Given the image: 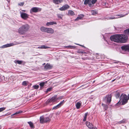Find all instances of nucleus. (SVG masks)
<instances>
[{
	"instance_id": "1",
	"label": "nucleus",
	"mask_w": 129,
	"mask_h": 129,
	"mask_svg": "<svg viewBox=\"0 0 129 129\" xmlns=\"http://www.w3.org/2000/svg\"><path fill=\"white\" fill-rule=\"evenodd\" d=\"M30 28L29 25L27 24H26L21 26L18 29V32L19 34L24 35L29 30Z\"/></svg>"
},
{
	"instance_id": "2",
	"label": "nucleus",
	"mask_w": 129,
	"mask_h": 129,
	"mask_svg": "<svg viewBox=\"0 0 129 129\" xmlns=\"http://www.w3.org/2000/svg\"><path fill=\"white\" fill-rule=\"evenodd\" d=\"M127 95L125 94H122L120 97V100L117 104V106L124 105L126 103L128 100L129 99V94L127 96Z\"/></svg>"
},
{
	"instance_id": "3",
	"label": "nucleus",
	"mask_w": 129,
	"mask_h": 129,
	"mask_svg": "<svg viewBox=\"0 0 129 129\" xmlns=\"http://www.w3.org/2000/svg\"><path fill=\"white\" fill-rule=\"evenodd\" d=\"M120 35H114L110 37V39L112 41L117 42L120 43Z\"/></svg>"
},
{
	"instance_id": "4",
	"label": "nucleus",
	"mask_w": 129,
	"mask_h": 129,
	"mask_svg": "<svg viewBox=\"0 0 129 129\" xmlns=\"http://www.w3.org/2000/svg\"><path fill=\"white\" fill-rule=\"evenodd\" d=\"M22 43H18V42H15V43H11L9 44H7L6 45H4L0 47V48H4L12 46H13L14 45L20 44Z\"/></svg>"
},
{
	"instance_id": "5",
	"label": "nucleus",
	"mask_w": 129,
	"mask_h": 129,
	"mask_svg": "<svg viewBox=\"0 0 129 129\" xmlns=\"http://www.w3.org/2000/svg\"><path fill=\"white\" fill-rule=\"evenodd\" d=\"M120 43H124L127 41L128 37L126 35H120Z\"/></svg>"
},
{
	"instance_id": "6",
	"label": "nucleus",
	"mask_w": 129,
	"mask_h": 129,
	"mask_svg": "<svg viewBox=\"0 0 129 129\" xmlns=\"http://www.w3.org/2000/svg\"><path fill=\"white\" fill-rule=\"evenodd\" d=\"M56 97H57V95H55L48 99L46 101L47 104H49L51 103H53L57 102Z\"/></svg>"
},
{
	"instance_id": "7",
	"label": "nucleus",
	"mask_w": 129,
	"mask_h": 129,
	"mask_svg": "<svg viewBox=\"0 0 129 129\" xmlns=\"http://www.w3.org/2000/svg\"><path fill=\"white\" fill-rule=\"evenodd\" d=\"M41 10V9L40 8L37 7H33L30 9V13H31L33 12H38L40 11Z\"/></svg>"
},
{
	"instance_id": "8",
	"label": "nucleus",
	"mask_w": 129,
	"mask_h": 129,
	"mask_svg": "<svg viewBox=\"0 0 129 129\" xmlns=\"http://www.w3.org/2000/svg\"><path fill=\"white\" fill-rule=\"evenodd\" d=\"M127 14L124 15L120 14V15H117L116 16H111L110 17L108 18L107 19H115L119 17H123L126 15H127Z\"/></svg>"
},
{
	"instance_id": "9",
	"label": "nucleus",
	"mask_w": 129,
	"mask_h": 129,
	"mask_svg": "<svg viewBox=\"0 0 129 129\" xmlns=\"http://www.w3.org/2000/svg\"><path fill=\"white\" fill-rule=\"evenodd\" d=\"M20 13L21 18L23 19L26 20L28 18L29 15L27 14L21 12H20Z\"/></svg>"
},
{
	"instance_id": "10",
	"label": "nucleus",
	"mask_w": 129,
	"mask_h": 129,
	"mask_svg": "<svg viewBox=\"0 0 129 129\" xmlns=\"http://www.w3.org/2000/svg\"><path fill=\"white\" fill-rule=\"evenodd\" d=\"M86 126L90 129H97L96 127H93V125L92 124L89 122H86Z\"/></svg>"
},
{
	"instance_id": "11",
	"label": "nucleus",
	"mask_w": 129,
	"mask_h": 129,
	"mask_svg": "<svg viewBox=\"0 0 129 129\" xmlns=\"http://www.w3.org/2000/svg\"><path fill=\"white\" fill-rule=\"evenodd\" d=\"M64 103V101L63 100L61 101L59 104L53 107L52 108V109H56L60 107Z\"/></svg>"
},
{
	"instance_id": "12",
	"label": "nucleus",
	"mask_w": 129,
	"mask_h": 129,
	"mask_svg": "<svg viewBox=\"0 0 129 129\" xmlns=\"http://www.w3.org/2000/svg\"><path fill=\"white\" fill-rule=\"evenodd\" d=\"M69 7V6L68 5H65L61 8H60L59 9L61 11L65 10L68 9Z\"/></svg>"
},
{
	"instance_id": "13",
	"label": "nucleus",
	"mask_w": 129,
	"mask_h": 129,
	"mask_svg": "<svg viewBox=\"0 0 129 129\" xmlns=\"http://www.w3.org/2000/svg\"><path fill=\"white\" fill-rule=\"evenodd\" d=\"M121 48L123 50L129 51V45H124L123 46H122Z\"/></svg>"
},
{
	"instance_id": "14",
	"label": "nucleus",
	"mask_w": 129,
	"mask_h": 129,
	"mask_svg": "<svg viewBox=\"0 0 129 129\" xmlns=\"http://www.w3.org/2000/svg\"><path fill=\"white\" fill-rule=\"evenodd\" d=\"M46 32L52 34L54 33V30L51 28H47Z\"/></svg>"
},
{
	"instance_id": "15",
	"label": "nucleus",
	"mask_w": 129,
	"mask_h": 129,
	"mask_svg": "<svg viewBox=\"0 0 129 129\" xmlns=\"http://www.w3.org/2000/svg\"><path fill=\"white\" fill-rule=\"evenodd\" d=\"M84 4L85 5H87L88 4L90 7H92V6L91 3L90 2V0H85Z\"/></svg>"
},
{
	"instance_id": "16",
	"label": "nucleus",
	"mask_w": 129,
	"mask_h": 129,
	"mask_svg": "<svg viewBox=\"0 0 129 129\" xmlns=\"http://www.w3.org/2000/svg\"><path fill=\"white\" fill-rule=\"evenodd\" d=\"M56 24L57 23L56 22L51 21L47 22L46 25L47 26H49L50 25H52L53 24Z\"/></svg>"
},
{
	"instance_id": "17",
	"label": "nucleus",
	"mask_w": 129,
	"mask_h": 129,
	"mask_svg": "<svg viewBox=\"0 0 129 129\" xmlns=\"http://www.w3.org/2000/svg\"><path fill=\"white\" fill-rule=\"evenodd\" d=\"M39 49H46L50 48V47L48 46H46L44 45H43L41 46H39L38 47Z\"/></svg>"
},
{
	"instance_id": "18",
	"label": "nucleus",
	"mask_w": 129,
	"mask_h": 129,
	"mask_svg": "<svg viewBox=\"0 0 129 129\" xmlns=\"http://www.w3.org/2000/svg\"><path fill=\"white\" fill-rule=\"evenodd\" d=\"M53 2L56 4H59L62 2V0H53Z\"/></svg>"
},
{
	"instance_id": "19",
	"label": "nucleus",
	"mask_w": 129,
	"mask_h": 129,
	"mask_svg": "<svg viewBox=\"0 0 129 129\" xmlns=\"http://www.w3.org/2000/svg\"><path fill=\"white\" fill-rule=\"evenodd\" d=\"M84 15L83 14L80 15L78 16L75 19V21H78L80 19H81L84 17Z\"/></svg>"
},
{
	"instance_id": "20",
	"label": "nucleus",
	"mask_w": 129,
	"mask_h": 129,
	"mask_svg": "<svg viewBox=\"0 0 129 129\" xmlns=\"http://www.w3.org/2000/svg\"><path fill=\"white\" fill-rule=\"evenodd\" d=\"M51 66L50 64L47 63L45 66V68L46 69H51Z\"/></svg>"
},
{
	"instance_id": "21",
	"label": "nucleus",
	"mask_w": 129,
	"mask_h": 129,
	"mask_svg": "<svg viewBox=\"0 0 129 129\" xmlns=\"http://www.w3.org/2000/svg\"><path fill=\"white\" fill-rule=\"evenodd\" d=\"M47 28L42 26L40 28L41 31L43 32H46Z\"/></svg>"
},
{
	"instance_id": "22",
	"label": "nucleus",
	"mask_w": 129,
	"mask_h": 129,
	"mask_svg": "<svg viewBox=\"0 0 129 129\" xmlns=\"http://www.w3.org/2000/svg\"><path fill=\"white\" fill-rule=\"evenodd\" d=\"M111 95H108L107 96V101L108 102L110 103L111 101Z\"/></svg>"
},
{
	"instance_id": "23",
	"label": "nucleus",
	"mask_w": 129,
	"mask_h": 129,
	"mask_svg": "<svg viewBox=\"0 0 129 129\" xmlns=\"http://www.w3.org/2000/svg\"><path fill=\"white\" fill-rule=\"evenodd\" d=\"M45 118L43 116H41L40 118V121L41 123H43L44 122Z\"/></svg>"
},
{
	"instance_id": "24",
	"label": "nucleus",
	"mask_w": 129,
	"mask_h": 129,
	"mask_svg": "<svg viewBox=\"0 0 129 129\" xmlns=\"http://www.w3.org/2000/svg\"><path fill=\"white\" fill-rule=\"evenodd\" d=\"M27 123L29 124L30 127L32 128H34L33 124L32 122L31 121L28 122Z\"/></svg>"
},
{
	"instance_id": "25",
	"label": "nucleus",
	"mask_w": 129,
	"mask_h": 129,
	"mask_svg": "<svg viewBox=\"0 0 129 129\" xmlns=\"http://www.w3.org/2000/svg\"><path fill=\"white\" fill-rule=\"evenodd\" d=\"M50 119L49 117H46L45 118L44 122H49L50 121Z\"/></svg>"
},
{
	"instance_id": "26",
	"label": "nucleus",
	"mask_w": 129,
	"mask_h": 129,
	"mask_svg": "<svg viewBox=\"0 0 129 129\" xmlns=\"http://www.w3.org/2000/svg\"><path fill=\"white\" fill-rule=\"evenodd\" d=\"M81 104L80 103L78 102H77L76 104V107L77 109H79L80 108Z\"/></svg>"
},
{
	"instance_id": "27",
	"label": "nucleus",
	"mask_w": 129,
	"mask_h": 129,
	"mask_svg": "<svg viewBox=\"0 0 129 129\" xmlns=\"http://www.w3.org/2000/svg\"><path fill=\"white\" fill-rule=\"evenodd\" d=\"M28 83V82L27 81H24L22 83V85L26 86L27 85V84Z\"/></svg>"
},
{
	"instance_id": "28",
	"label": "nucleus",
	"mask_w": 129,
	"mask_h": 129,
	"mask_svg": "<svg viewBox=\"0 0 129 129\" xmlns=\"http://www.w3.org/2000/svg\"><path fill=\"white\" fill-rule=\"evenodd\" d=\"M88 112H87L85 113V114L84 116V119L83 120V121H85L86 120L87 117L88 115Z\"/></svg>"
},
{
	"instance_id": "29",
	"label": "nucleus",
	"mask_w": 129,
	"mask_h": 129,
	"mask_svg": "<svg viewBox=\"0 0 129 129\" xmlns=\"http://www.w3.org/2000/svg\"><path fill=\"white\" fill-rule=\"evenodd\" d=\"M124 33L126 35H129V29H128L124 31Z\"/></svg>"
},
{
	"instance_id": "30",
	"label": "nucleus",
	"mask_w": 129,
	"mask_h": 129,
	"mask_svg": "<svg viewBox=\"0 0 129 129\" xmlns=\"http://www.w3.org/2000/svg\"><path fill=\"white\" fill-rule=\"evenodd\" d=\"M47 82V81H46L41 82L40 84V86H41V87H43L44 86V84H45V83H46Z\"/></svg>"
},
{
	"instance_id": "31",
	"label": "nucleus",
	"mask_w": 129,
	"mask_h": 129,
	"mask_svg": "<svg viewBox=\"0 0 129 129\" xmlns=\"http://www.w3.org/2000/svg\"><path fill=\"white\" fill-rule=\"evenodd\" d=\"M22 112L21 111H18V112H17L16 113H14L11 116H14V115H17V114H19L20 113H21Z\"/></svg>"
},
{
	"instance_id": "32",
	"label": "nucleus",
	"mask_w": 129,
	"mask_h": 129,
	"mask_svg": "<svg viewBox=\"0 0 129 129\" xmlns=\"http://www.w3.org/2000/svg\"><path fill=\"white\" fill-rule=\"evenodd\" d=\"M91 12L92 14L93 15H95L97 13L94 10H91Z\"/></svg>"
},
{
	"instance_id": "33",
	"label": "nucleus",
	"mask_w": 129,
	"mask_h": 129,
	"mask_svg": "<svg viewBox=\"0 0 129 129\" xmlns=\"http://www.w3.org/2000/svg\"><path fill=\"white\" fill-rule=\"evenodd\" d=\"M68 14L69 15H73L74 14V12L70 10L69 11Z\"/></svg>"
},
{
	"instance_id": "34",
	"label": "nucleus",
	"mask_w": 129,
	"mask_h": 129,
	"mask_svg": "<svg viewBox=\"0 0 129 129\" xmlns=\"http://www.w3.org/2000/svg\"><path fill=\"white\" fill-rule=\"evenodd\" d=\"M63 96H59L58 98H57V97H56V99H57V101L58 100L60 99H62L63 98Z\"/></svg>"
},
{
	"instance_id": "35",
	"label": "nucleus",
	"mask_w": 129,
	"mask_h": 129,
	"mask_svg": "<svg viewBox=\"0 0 129 129\" xmlns=\"http://www.w3.org/2000/svg\"><path fill=\"white\" fill-rule=\"evenodd\" d=\"M102 105L104 107V108L105 110H107L108 108V106L106 105H103L102 104Z\"/></svg>"
},
{
	"instance_id": "36",
	"label": "nucleus",
	"mask_w": 129,
	"mask_h": 129,
	"mask_svg": "<svg viewBox=\"0 0 129 129\" xmlns=\"http://www.w3.org/2000/svg\"><path fill=\"white\" fill-rule=\"evenodd\" d=\"M97 0H92L91 3L92 4H94L95 3L97 2Z\"/></svg>"
},
{
	"instance_id": "37",
	"label": "nucleus",
	"mask_w": 129,
	"mask_h": 129,
	"mask_svg": "<svg viewBox=\"0 0 129 129\" xmlns=\"http://www.w3.org/2000/svg\"><path fill=\"white\" fill-rule=\"evenodd\" d=\"M23 62L22 61L17 60L16 61V62L18 64H21Z\"/></svg>"
},
{
	"instance_id": "38",
	"label": "nucleus",
	"mask_w": 129,
	"mask_h": 129,
	"mask_svg": "<svg viewBox=\"0 0 129 129\" xmlns=\"http://www.w3.org/2000/svg\"><path fill=\"white\" fill-rule=\"evenodd\" d=\"M33 87L35 89H37L39 87V86L38 85H35L33 86Z\"/></svg>"
},
{
	"instance_id": "39",
	"label": "nucleus",
	"mask_w": 129,
	"mask_h": 129,
	"mask_svg": "<svg viewBox=\"0 0 129 129\" xmlns=\"http://www.w3.org/2000/svg\"><path fill=\"white\" fill-rule=\"evenodd\" d=\"M119 96V93L118 92H117L115 95V96L117 98H118Z\"/></svg>"
},
{
	"instance_id": "40",
	"label": "nucleus",
	"mask_w": 129,
	"mask_h": 129,
	"mask_svg": "<svg viewBox=\"0 0 129 129\" xmlns=\"http://www.w3.org/2000/svg\"><path fill=\"white\" fill-rule=\"evenodd\" d=\"M52 87H50L48 88L46 91V92H47L49 91H50L52 89Z\"/></svg>"
},
{
	"instance_id": "41",
	"label": "nucleus",
	"mask_w": 129,
	"mask_h": 129,
	"mask_svg": "<svg viewBox=\"0 0 129 129\" xmlns=\"http://www.w3.org/2000/svg\"><path fill=\"white\" fill-rule=\"evenodd\" d=\"M24 2L20 3L18 4V5L20 6H22L24 4Z\"/></svg>"
},
{
	"instance_id": "42",
	"label": "nucleus",
	"mask_w": 129,
	"mask_h": 129,
	"mask_svg": "<svg viewBox=\"0 0 129 129\" xmlns=\"http://www.w3.org/2000/svg\"><path fill=\"white\" fill-rule=\"evenodd\" d=\"M65 47L67 48H73L74 47V46H66Z\"/></svg>"
},
{
	"instance_id": "43",
	"label": "nucleus",
	"mask_w": 129,
	"mask_h": 129,
	"mask_svg": "<svg viewBox=\"0 0 129 129\" xmlns=\"http://www.w3.org/2000/svg\"><path fill=\"white\" fill-rule=\"evenodd\" d=\"M5 109V107H2L0 108V112H2Z\"/></svg>"
},
{
	"instance_id": "44",
	"label": "nucleus",
	"mask_w": 129,
	"mask_h": 129,
	"mask_svg": "<svg viewBox=\"0 0 129 129\" xmlns=\"http://www.w3.org/2000/svg\"><path fill=\"white\" fill-rule=\"evenodd\" d=\"M57 16L58 17L62 19V15H60V14H58Z\"/></svg>"
},
{
	"instance_id": "45",
	"label": "nucleus",
	"mask_w": 129,
	"mask_h": 129,
	"mask_svg": "<svg viewBox=\"0 0 129 129\" xmlns=\"http://www.w3.org/2000/svg\"><path fill=\"white\" fill-rule=\"evenodd\" d=\"M125 122V120H122L120 122V123H124Z\"/></svg>"
},
{
	"instance_id": "46",
	"label": "nucleus",
	"mask_w": 129,
	"mask_h": 129,
	"mask_svg": "<svg viewBox=\"0 0 129 129\" xmlns=\"http://www.w3.org/2000/svg\"><path fill=\"white\" fill-rule=\"evenodd\" d=\"M114 62L115 63H120V62L119 61H115Z\"/></svg>"
},
{
	"instance_id": "47",
	"label": "nucleus",
	"mask_w": 129,
	"mask_h": 129,
	"mask_svg": "<svg viewBox=\"0 0 129 129\" xmlns=\"http://www.w3.org/2000/svg\"><path fill=\"white\" fill-rule=\"evenodd\" d=\"M90 98V99H93V96H92Z\"/></svg>"
},
{
	"instance_id": "48",
	"label": "nucleus",
	"mask_w": 129,
	"mask_h": 129,
	"mask_svg": "<svg viewBox=\"0 0 129 129\" xmlns=\"http://www.w3.org/2000/svg\"><path fill=\"white\" fill-rule=\"evenodd\" d=\"M79 53H83L84 52H79Z\"/></svg>"
},
{
	"instance_id": "49",
	"label": "nucleus",
	"mask_w": 129,
	"mask_h": 129,
	"mask_svg": "<svg viewBox=\"0 0 129 129\" xmlns=\"http://www.w3.org/2000/svg\"><path fill=\"white\" fill-rule=\"evenodd\" d=\"M115 80V79H114L112 80V82H113V81H114Z\"/></svg>"
},
{
	"instance_id": "50",
	"label": "nucleus",
	"mask_w": 129,
	"mask_h": 129,
	"mask_svg": "<svg viewBox=\"0 0 129 129\" xmlns=\"http://www.w3.org/2000/svg\"><path fill=\"white\" fill-rule=\"evenodd\" d=\"M22 11L24 12H25L26 11L25 10H22Z\"/></svg>"
},
{
	"instance_id": "51",
	"label": "nucleus",
	"mask_w": 129,
	"mask_h": 129,
	"mask_svg": "<svg viewBox=\"0 0 129 129\" xmlns=\"http://www.w3.org/2000/svg\"><path fill=\"white\" fill-rule=\"evenodd\" d=\"M1 126L0 125V129H1Z\"/></svg>"
},
{
	"instance_id": "52",
	"label": "nucleus",
	"mask_w": 129,
	"mask_h": 129,
	"mask_svg": "<svg viewBox=\"0 0 129 129\" xmlns=\"http://www.w3.org/2000/svg\"><path fill=\"white\" fill-rule=\"evenodd\" d=\"M76 44L77 45H79L78 44Z\"/></svg>"
},
{
	"instance_id": "53",
	"label": "nucleus",
	"mask_w": 129,
	"mask_h": 129,
	"mask_svg": "<svg viewBox=\"0 0 129 129\" xmlns=\"http://www.w3.org/2000/svg\"><path fill=\"white\" fill-rule=\"evenodd\" d=\"M94 81H93V83L94 82Z\"/></svg>"
}]
</instances>
